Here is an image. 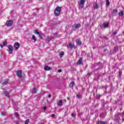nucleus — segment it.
Returning a JSON list of instances; mask_svg holds the SVG:
<instances>
[{
    "mask_svg": "<svg viewBox=\"0 0 124 124\" xmlns=\"http://www.w3.org/2000/svg\"><path fill=\"white\" fill-rule=\"evenodd\" d=\"M85 0H80L78 1V5L79 6V9H82V8H84L85 5Z\"/></svg>",
    "mask_w": 124,
    "mask_h": 124,
    "instance_id": "1",
    "label": "nucleus"
},
{
    "mask_svg": "<svg viewBox=\"0 0 124 124\" xmlns=\"http://www.w3.org/2000/svg\"><path fill=\"white\" fill-rule=\"evenodd\" d=\"M60 14H61V8L57 7L54 10V15L55 16H59Z\"/></svg>",
    "mask_w": 124,
    "mask_h": 124,
    "instance_id": "2",
    "label": "nucleus"
},
{
    "mask_svg": "<svg viewBox=\"0 0 124 124\" xmlns=\"http://www.w3.org/2000/svg\"><path fill=\"white\" fill-rule=\"evenodd\" d=\"M8 52L9 53V54H12V53H13V47L11 45H9L8 46Z\"/></svg>",
    "mask_w": 124,
    "mask_h": 124,
    "instance_id": "3",
    "label": "nucleus"
},
{
    "mask_svg": "<svg viewBox=\"0 0 124 124\" xmlns=\"http://www.w3.org/2000/svg\"><path fill=\"white\" fill-rule=\"evenodd\" d=\"M13 24V21H12V20H9L6 23V25L7 26V27H11V26H12Z\"/></svg>",
    "mask_w": 124,
    "mask_h": 124,
    "instance_id": "4",
    "label": "nucleus"
},
{
    "mask_svg": "<svg viewBox=\"0 0 124 124\" xmlns=\"http://www.w3.org/2000/svg\"><path fill=\"white\" fill-rule=\"evenodd\" d=\"M109 26V24L108 23H104L103 25H101L100 26L101 29H106V28H108V26Z\"/></svg>",
    "mask_w": 124,
    "mask_h": 124,
    "instance_id": "5",
    "label": "nucleus"
},
{
    "mask_svg": "<svg viewBox=\"0 0 124 124\" xmlns=\"http://www.w3.org/2000/svg\"><path fill=\"white\" fill-rule=\"evenodd\" d=\"M16 75L18 77H19V78H21V77H22V70L17 71Z\"/></svg>",
    "mask_w": 124,
    "mask_h": 124,
    "instance_id": "6",
    "label": "nucleus"
},
{
    "mask_svg": "<svg viewBox=\"0 0 124 124\" xmlns=\"http://www.w3.org/2000/svg\"><path fill=\"white\" fill-rule=\"evenodd\" d=\"M69 47L70 48V49L72 50V49H75V46H74V44H72L71 43H70L69 44Z\"/></svg>",
    "mask_w": 124,
    "mask_h": 124,
    "instance_id": "7",
    "label": "nucleus"
},
{
    "mask_svg": "<svg viewBox=\"0 0 124 124\" xmlns=\"http://www.w3.org/2000/svg\"><path fill=\"white\" fill-rule=\"evenodd\" d=\"M19 47H20V44L18 43H16L15 44V49L17 50V49H19Z\"/></svg>",
    "mask_w": 124,
    "mask_h": 124,
    "instance_id": "8",
    "label": "nucleus"
},
{
    "mask_svg": "<svg viewBox=\"0 0 124 124\" xmlns=\"http://www.w3.org/2000/svg\"><path fill=\"white\" fill-rule=\"evenodd\" d=\"M76 42L77 44V45H81L82 44V42L81 41V40H80L79 39H78L77 40H76Z\"/></svg>",
    "mask_w": 124,
    "mask_h": 124,
    "instance_id": "9",
    "label": "nucleus"
},
{
    "mask_svg": "<svg viewBox=\"0 0 124 124\" xmlns=\"http://www.w3.org/2000/svg\"><path fill=\"white\" fill-rule=\"evenodd\" d=\"M7 45V42H2V44H0V46L1 47V48H3L4 46H6Z\"/></svg>",
    "mask_w": 124,
    "mask_h": 124,
    "instance_id": "10",
    "label": "nucleus"
},
{
    "mask_svg": "<svg viewBox=\"0 0 124 124\" xmlns=\"http://www.w3.org/2000/svg\"><path fill=\"white\" fill-rule=\"evenodd\" d=\"M82 62H83V59H82V58H80L77 62V64H78V65L82 64Z\"/></svg>",
    "mask_w": 124,
    "mask_h": 124,
    "instance_id": "11",
    "label": "nucleus"
},
{
    "mask_svg": "<svg viewBox=\"0 0 124 124\" xmlns=\"http://www.w3.org/2000/svg\"><path fill=\"white\" fill-rule=\"evenodd\" d=\"M53 38L54 37H53V36H50L47 38L46 40L47 41H51V40H52V39H53Z\"/></svg>",
    "mask_w": 124,
    "mask_h": 124,
    "instance_id": "12",
    "label": "nucleus"
},
{
    "mask_svg": "<svg viewBox=\"0 0 124 124\" xmlns=\"http://www.w3.org/2000/svg\"><path fill=\"white\" fill-rule=\"evenodd\" d=\"M44 70L46 71H49L51 70V67H49L48 66H45L44 67Z\"/></svg>",
    "mask_w": 124,
    "mask_h": 124,
    "instance_id": "13",
    "label": "nucleus"
},
{
    "mask_svg": "<svg viewBox=\"0 0 124 124\" xmlns=\"http://www.w3.org/2000/svg\"><path fill=\"white\" fill-rule=\"evenodd\" d=\"M74 27L76 29H79V28L81 27V24H75Z\"/></svg>",
    "mask_w": 124,
    "mask_h": 124,
    "instance_id": "14",
    "label": "nucleus"
},
{
    "mask_svg": "<svg viewBox=\"0 0 124 124\" xmlns=\"http://www.w3.org/2000/svg\"><path fill=\"white\" fill-rule=\"evenodd\" d=\"M124 11L121 10L118 13V15H119V16H124Z\"/></svg>",
    "mask_w": 124,
    "mask_h": 124,
    "instance_id": "15",
    "label": "nucleus"
},
{
    "mask_svg": "<svg viewBox=\"0 0 124 124\" xmlns=\"http://www.w3.org/2000/svg\"><path fill=\"white\" fill-rule=\"evenodd\" d=\"M113 14H114V15H117V14H118V10L117 9L113 10Z\"/></svg>",
    "mask_w": 124,
    "mask_h": 124,
    "instance_id": "16",
    "label": "nucleus"
},
{
    "mask_svg": "<svg viewBox=\"0 0 124 124\" xmlns=\"http://www.w3.org/2000/svg\"><path fill=\"white\" fill-rule=\"evenodd\" d=\"M37 91V90H36V89H35V88H33L31 91V93H36V91Z\"/></svg>",
    "mask_w": 124,
    "mask_h": 124,
    "instance_id": "17",
    "label": "nucleus"
},
{
    "mask_svg": "<svg viewBox=\"0 0 124 124\" xmlns=\"http://www.w3.org/2000/svg\"><path fill=\"white\" fill-rule=\"evenodd\" d=\"M70 86H71L72 88H73L75 86V83L74 81L71 82L70 83Z\"/></svg>",
    "mask_w": 124,
    "mask_h": 124,
    "instance_id": "18",
    "label": "nucleus"
},
{
    "mask_svg": "<svg viewBox=\"0 0 124 124\" xmlns=\"http://www.w3.org/2000/svg\"><path fill=\"white\" fill-rule=\"evenodd\" d=\"M32 40L34 41V42H35V41H36V38H35V36H34V35H33L32 36Z\"/></svg>",
    "mask_w": 124,
    "mask_h": 124,
    "instance_id": "19",
    "label": "nucleus"
},
{
    "mask_svg": "<svg viewBox=\"0 0 124 124\" xmlns=\"http://www.w3.org/2000/svg\"><path fill=\"white\" fill-rule=\"evenodd\" d=\"M62 100H61V101H59L58 104H57V105L59 106H61V105H62Z\"/></svg>",
    "mask_w": 124,
    "mask_h": 124,
    "instance_id": "20",
    "label": "nucleus"
},
{
    "mask_svg": "<svg viewBox=\"0 0 124 124\" xmlns=\"http://www.w3.org/2000/svg\"><path fill=\"white\" fill-rule=\"evenodd\" d=\"M5 96H7V97H9V93L8 92H5Z\"/></svg>",
    "mask_w": 124,
    "mask_h": 124,
    "instance_id": "21",
    "label": "nucleus"
},
{
    "mask_svg": "<svg viewBox=\"0 0 124 124\" xmlns=\"http://www.w3.org/2000/svg\"><path fill=\"white\" fill-rule=\"evenodd\" d=\"M106 3H107V6H109L110 5V2H109V0H106Z\"/></svg>",
    "mask_w": 124,
    "mask_h": 124,
    "instance_id": "22",
    "label": "nucleus"
},
{
    "mask_svg": "<svg viewBox=\"0 0 124 124\" xmlns=\"http://www.w3.org/2000/svg\"><path fill=\"white\" fill-rule=\"evenodd\" d=\"M1 116H5V115H6V112L2 111L1 112Z\"/></svg>",
    "mask_w": 124,
    "mask_h": 124,
    "instance_id": "23",
    "label": "nucleus"
},
{
    "mask_svg": "<svg viewBox=\"0 0 124 124\" xmlns=\"http://www.w3.org/2000/svg\"><path fill=\"white\" fill-rule=\"evenodd\" d=\"M77 97L78 99L82 98V96L80 94H77Z\"/></svg>",
    "mask_w": 124,
    "mask_h": 124,
    "instance_id": "24",
    "label": "nucleus"
},
{
    "mask_svg": "<svg viewBox=\"0 0 124 124\" xmlns=\"http://www.w3.org/2000/svg\"><path fill=\"white\" fill-rule=\"evenodd\" d=\"M42 36H43V35L42 34V33H41L39 35V37H40V38L41 39H43V38L42 37Z\"/></svg>",
    "mask_w": 124,
    "mask_h": 124,
    "instance_id": "25",
    "label": "nucleus"
},
{
    "mask_svg": "<svg viewBox=\"0 0 124 124\" xmlns=\"http://www.w3.org/2000/svg\"><path fill=\"white\" fill-rule=\"evenodd\" d=\"M34 33H36V34H38V35H39L41 32H38L37 31V30H35L34 31Z\"/></svg>",
    "mask_w": 124,
    "mask_h": 124,
    "instance_id": "26",
    "label": "nucleus"
},
{
    "mask_svg": "<svg viewBox=\"0 0 124 124\" xmlns=\"http://www.w3.org/2000/svg\"><path fill=\"white\" fill-rule=\"evenodd\" d=\"M7 84H8V81H5L4 82H3L2 85H7Z\"/></svg>",
    "mask_w": 124,
    "mask_h": 124,
    "instance_id": "27",
    "label": "nucleus"
},
{
    "mask_svg": "<svg viewBox=\"0 0 124 124\" xmlns=\"http://www.w3.org/2000/svg\"><path fill=\"white\" fill-rule=\"evenodd\" d=\"M14 115L15 117H19V114L16 112H15Z\"/></svg>",
    "mask_w": 124,
    "mask_h": 124,
    "instance_id": "28",
    "label": "nucleus"
},
{
    "mask_svg": "<svg viewBox=\"0 0 124 124\" xmlns=\"http://www.w3.org/2000/svg\"><path fill=\"white\" fill-rule=\"evenodd\" d=\"M29 123H30V120L29 119H27L25 122V124H29Z\"/></svg>",
    "mask_w": 124,
    "mask_h": 124,
    "instance_id": "29",
    "label": "nucleus"
},
{
    "mask_svg": "<svg viewBox=\"0 0 124 124\" xmlns=\"http://www.w3.org/2000/svg\"><path fill=\"white\" fill-rule=\"evenodd\" d=\"M94 8H95L96 9H97V8H98V5H97V4H96L94 6Z\"/></svg>",
    "mask_w": 124,
    "mask_h": 124,
    "instance_id": "30",
    "label": "nucleus"
},
{
    "mask_svg": "<svg viewBox=\"0 0 124 124\" xmlns=\"http://www.w3.org/2000/svg\"><path fill=\"white\" fill-rule=\"evenodd\" d=\"M53 35H54V37H58V35L57 33H54Z\"/></svg>",
    "mask_w": 124,
    "mask_h": 124,
    "instance_id": "31",
    "label": "nucleus"
},
{
    "mask_svg": "<svg viewBox=\"0 0 124 124\" xmlns=\"http://www.w3.org/2000/svg\"><path fill=\"white\" fill-rule=\"evenodd\" d=\"M60 58H62V52L61 51L60 54Z\"/></svg>",
    "mask_w": 124,
    "mask_h": 124,
    "instance_id": "32",
    "label": "nucleus"
},
{
    "mask_svg": "<svg viewBox=\"0 0 124 124\" xmlns=\"http://www.w3.org/2000/svg\"><path fill=\"white\" fill-rule=\"evenodd\" d=\"M118 48H119V47L117 46H115V50H118Z\"/></svg>",
    "mask_w": 124,
    "mask_h": 124,
    "instance_id": "33",
    "label": "nucleus"
},
{
    "mask_svg": "<svg viewBox=\"0 0 124 124\" xmlns=\"http://www.w3.org/2000/svg\"><path fill=\"white\" fill-rule=\"evenodd\" d=\"M71 116H72V117H73L74 118L75 117V114L74 113H72Z\"/></svg>",
    "mask_w": 124,
    "mask_h": 124,
    "instance_id": "34",
    "label": "nucleus"
},
{
    "mask_svg": "<svg viewBox=\"0 0 124 124\" xmlns=\"http://www.w3.org/2000/svg\"><path fill=\"white\" fill-rule=\"evenodd\" d=\"M43 110H46V107H44L43 108Z\"/></svg>",
    "mask_w": 124,
    "mask_h": 124,
    "instance_id": "35",
    "label": "nucleus"
},
{
    "mask_svg": "<svg viewBox=\"0 0 124 124\" xmlns=\"http://www.w3.org/2000/svg\"><path fill=\"white\" fill-rule=\"evenodd\" d=\"M96 124H101V122H97Z\"/></svg>",
    "mask_w": 124,
    "mask_h": 124,
    "instance_id": "36",
    "label": "nucleus"
},
{
    "mask_svg": "<svg viewBox=\"0 0 124 124\" xmlns=\"http://www.w3.org/2000/svg\"><path fill=\"white\" fill-rule=\"evenodd\" d=\"M58 72H62V70L61 69H59L58 70Z\"/></svg>",
    "mask_w": 124,
    "mask_h": 124,
    "instance_id": "37",
    "label": "nucleus"
},
{
    "mask_svg": "<svg viewBox=\"0 0 124 124\" xmlns=\"http://www.w3.org/2000/svg\"><path fill=\"white\" fill-rule=\"evenodd\" d=\"M113 34L115 35H116V34H117V31H114V32H113Z\"/></svg>",
    "mask_w": 124,
    "mask_h": 124,
    "instance_id": "38",
    "label": "nucleus"
},
{
    "mask_svg": "<svg viewBox=\"0 0 124 124\" xmlns=\"http://www.w3.org/2000/svg\"><path fill=\"white\" fill-rule=\"evenodd\" d=\"M101 124H105V122H101Z\"/></svg>",
    "mask_w": 124,
    "mask_h": 124,
    "instance_id": "39",
    "label": "nucleus"
},
{
    "mask_svg": "<svg viewBox=\"0 0 124 124\" xmlns=\"http://www.w3.org/2000/svg\"><path fill=\"white\" fill-rule=\"evenodd\" d=\"M51 117L52 118H55V115L54 114H52Z\"/></svg>",
    "mask_w": 124,
    "mask_h": 124,
    "instance_id": "40",
    "label": "nucleus"
},
{
    "mask_svg": "<svg viewBox=\"0 0 124 124\" xmlns=\"http://www.w3.org/2000/svg\"><path fill=\"white\" fill-rule=\"evenodd\" d=\"M48 97H49V98H51V94H48Z\"/></svg>",
    "mask_w": 124,
    "mask_h": 124,
    "instance_id": "41",
    "label": "nucleus"
},
{
    "mask_svg": "<svg viewBox=\"0 0 124 124\" xmlns=\"http://www.w3.org/2000/svg\"><path fill=\"white\" fill-rule=\"evenodd\" d=\"M88 75H89V76H90V75H92V74L89 73V74H88Z\"/></svg>",
    "mask_w": 124,
    "mask_h": 124,
    "instance_id": "42",
    "label": "nucleus"
},
{
    "mask_svg": "<svg viewBox=\"0 0 124 124\" xmlns=\"http://www.w3.org/2000/svg\"><path fill=\"white\" fill-rule=\"evenodd\" d=\"M67 99H68V100H69V97H67Z\"/></svg>",
    "mask_w": 124,
    "mask_h": 124,
    "instance_id": "43",
    "label": "nucleus"
},
{
    "mask_svg": "<svg viewBox=\"0 0 124 124\" xmlns=\"http://www.w3.org/2000/svg\"><path fill=\"white\" fill-rule=\"evenodd\" d=\"M62 55L63 56V52H62Z\"/></svg>",
    "mask_w": 124,
    "mask_h": 124,
    "instance_id": "44",
    "label": "nucleus"
}]
</instances>
